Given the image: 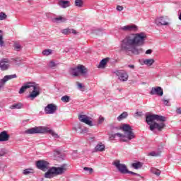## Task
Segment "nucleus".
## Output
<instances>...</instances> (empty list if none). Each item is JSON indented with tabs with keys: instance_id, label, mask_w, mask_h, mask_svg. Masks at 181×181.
Masks as SVG:
<instances>
[{
	"instance_id": "49530a36",
	"label": "nucleus",
	"mask_w": 181,
	"mask_h": 181,
	"mask_svg": "<svg viewBox=\"0 0 181 181\" xmlns=\"http://www.w3.org/2000/svg\"><path fill=\"white\" fill-rule=\"evenodd\" d=\"M104 119H105L104 117H103L102 116H100L98 119V124H103L104 122Z\"/></svg>"
},
{
	"instance_id": "a18cd8bd",
	"label": "nucleus",
	"mask_w": 181,
	"mask_h": 181,
	"mask_svg": "<svg viewBox=\"0 0 181 181\" xmlns=\"http://www.w3.org/2000/svg\"><path fill=\"white\" fill-rule=\"evenodd\" d=\"M116 9L119 12H121V11H124V7L122 6H117Z\"/></svg>"
},
{
	"instance_id": "7ed1b4c3",
	"label": "nucleus",
	"mask_w": 181,
	"mask_h": 181,
	"mask_svg": "<svg viewBox=\"0 0 181 181\" xmlns=\"http://www.w3.org/2000/svg\"><path fill=\"white\" fill-rule=\"evenodd\" d=\"M28 88H33V91L28 95V98H30L31 100H35V98H36V97L40 94V88L39 86L35 85L32 82H28L24 86H23L19 90V94H23V93L26 91Z\"/></svg>"
},
{
	"instance_id": "4468645a",
	"label": "nucleus",
	"mask_w": 181,
	"mask_h": 181,
	"mask_svg": "<svg viewBox=\"0 0 181 181\" xmlns=\"http://www.w3.org/2000/svg\"><path fill=\"white\" fill-rule=\"evenodd\" d=\"M56 111H57V106H56L53 103L48 104L45 107V114H54L56 112Z\"/></svg>"
},
{
	"instance_id": "c9c22d12",
	"label": "nucleus",
	"mask_w": 181,
	"mask_h": 181,
	"mask_svg": "<svg viewBox=\"0 0 181 181\" xmlns=\"http://www.w3.org/2000/svg\"><path fill=\"white\" fill-rule=\"evenodd\" d=\"M33 169L27 168V169L23 170V173L24 175H30V173H33Z\"/></svg>"
},
{
	"instance_id": "b1692460",
	"label": "nucleus",
	"mask_w": 181,
	"mask_h": 181,
	"mask_svg": "<svg viewBox=\"0 0 181 181\" xmlns=\"http://www.w3.org/2000/svg\"><path fill=\"white\" fill-rule=\"evenodd\" d=\"M84 6V1L83 0H75V6L77 8H83Z\"/></svg>"
},
{
	"instance_id": "473e14b6",
	"label": "nucleus",
	"mask_w": 181,
	"mask_h": 181,
	"mask_svg": "<svg viewBox=\"0 0 181 181\" xmlns=\"http://www.w3.org/2000/svg\"><path fill=\"white\" fill-rule=\"evenodd\" d=\"M59 65V63H56L53 61H50L49 62V66L51 68V69H54V67H56L57 66Z\"/></svg>"
},
{
	"instance_id": "37998d69",
	"label": "nucleus",
	"mask_w": 181,
	"mask_h": 181,
	"mask_svg": "<svg viewBox=\"0 0 181 181\" xmlns=\"http://www.w3.org/2000/svg\"><path fill=\"white\" fill-rule=\"evenodd\" d=\"M115 136H117V134H110V136H109L110 141H114V139H115Z\"/></svg>"
},
{
	"instance_id": "ea45409f",
	"label": "nucleus",
	"mask_w": 181,
	"mask_h": 181,
	"mask_svg": "<svg viewBox=\"0 0 181 181\" xmlns=\"http://www.w3.org/2000/svg\"><path fill=\"white\" fill-rule=\"evenodd\" d=\"M6 83V79L4 77L2 79L0 80V88H2L4 86H5V83Z\"/></svg>"
},
{
	"instance_id": "1a4fd4ad",
	"label": "nucleus",
	"mask_w": 181,
	"mask_h": 181,
	"mask_svg": "<svg viewBox=\"0 0 181 181\" xmlns=\"http://www.w3.org/2000/svg\"><path fill=\"white\" fill-rule=\"evenodd\" d=\"M50 164L49 162L45 160H40L36 162V166L37 169H40V170H42V172H46V170H48L49 168Z\"/></svg>"
},
{
	"instance_id": "4c0bfd02",
	"label": "nucleus",
	"mask_w": 181,
	"mask_h": 181,
	"mask_svg": "<svg viewBox=\"0 0 181 181\" xmlns=\"http://www.w3.org/2000/svg\"><path fill=\"white\" fill-rule=\"evenodd\" d=\"M14 49H15V50H17V52H19V50H21V49H22V46L19 43H15Z\"/></svg>"
},
{
	"instance_id": "4d7b16f0",
	"label": "nucleus",
	"mask_w": 181,
	"mask_h": 181,
	"mask_svg": "<svg viewBox=\"0 0 181 181\" xmlns=\"http://www.w3.org/2000/svg\"><path fill=\"white\" fill-rule=\"evenodd\" d=\"M115 129H119L118 127H115Z\"/></svg>"
},
{
	"instance_id": "864d4df0",
	"label": "nucleus",
	"mask_w": 181,
	"mask_h": 181,
	"mask_svg": "<svg viewBox=\"0 0 181 181\" xmlns=\"http://www.w3.org/2000/svg\"><path fill=\"white\" fill-rule=\"evenodd\" d=\"M152 54V49H148L146 51V54Z\"/></svg>"
},
{
	"instance_id": "79ce46f5",
	"label": "nucleus",
	"mask_w": 181,
	"mask_h": 181,
	"mask_svg": "<svg viewBox=\"0 0 181 181\" xmlns=\"http://www.w3.org/2000/svg\"><path fill=\"white\" fill-rule=\"evenodd\" d=\"M127 173H129L130 175H134V176H139V177H142L141 176V175H139V174H138V173H134V172H132V171H129V170H127Z\"/></svg>"
},
{
	"instance_id": "f3484780",
	"label": "nucleus",
	"mask_w": 181,
	"mask_h": 181,
	"mask_svg": "<svg viewBox=\"0 0 181 181\" xmlns=\"http://www.w3.org/2000/svg\"><path fill=\"white\" fill-rule=\"evenodd\" d=\"M61 33H63V35H71V33H73V35H77V31L73 28H67L65 29H62L61 30Z\"/></svg>"
},
{
	"instance_id": "58836bf2",
	"label": "nucleus",
	"mask_w": 181,
	"mask_h": 181,
	"mask_svg": "<svg viewBox=\"0 0 181 181\" xmlns=\"http://www.w3.org/2000/svg\"><path fill=\"white\" fill-rule=\"evenodd\" d=\"M8 153V151L5 148L0 149V156H5Z\"/></svg>"
},
{
	"instance_id": "c03bdc74",
	"label": "nucleus",
	"mask_w": 181,
	"mask_h": 181,
	"mask_svg": "<svg viewBox=\"0 0 181 181\" xmlns=\"http://www.w3.org/2000/svg\"><path fill=\"white\" fill-rule=\"evenodd\" d=\"M61 153L59 151V149H55L54 150V156H57L58 158L60 156Z\"/></svg>"
},
{
	"instance_id": "3c124183",
	"label": "nucleus",
	"mask_w": 181,
	"mask_h": 181,
	"mask_svg": "<svg viewBox=\"0 0 181 181\" xmlns=\"http://www.w3.org/2000/svg\"><path fill=\"white\" fill-rule=\"evenodd\" d=\"M176 113L181 115V107H177L176 110Z\"/></svg>"
},
{
	"instance_id": "2eb2a0df",
	"label": "nucleus",
	"mask_w": 181,
	"mask_h": 181,
	"mask_svg": "<svg viewBox=\"0 0 181 181\" xmlns=\"http://www.w3.org/2000/svg\"><path fill=\"white\" fill-rule=\"evenodd\" d=\"M156 25L157 26H166V25H169V23H168V21H165V18L159 17L156 19Z\"/></svg>"
},
{
	"instance_id": "a19ab883",
	"label": "nucleus",
	"mask_w": 181,
	"mask_h": 181,
	"mask_svg": "<svg viewBox=\"0 0 181 181\" xmlns=\"http://www.w3.org/2000/svg\"><path fill=\"white\" fill-rule=\"evenodd\" d=\"M151 172H152V173H153L154 175H156L157 176H160V170H159L152 169Z\"/></svg>"
},
{
	"instance_id": "cd10ccee",
	"label": "nucleus",
	"mask_w": 181,
	"mask_h": 181,
	"mask_svg": "<svg viewBox=\"0 0 181 181\" xmlns=\"http://www.w3.org/2000/svg\"><path fill=\"white\" fill-rule=\"evenodd\" d=\"M53 52V50L48 49H45L42 51V54L44 56H50L52 53Z\"/></svg>"
},
{
	"instance_id": "5fc2aeb1",
	"label": "nucleus",
	"mask_w": 181,
	"mask_h": 181,
	"mask_svg": "<svg viewBox=\"0 0 181 181\" xmlns=\"http://www.w3.org/2000/svg\"><path fill=\"white\" fill-rule=\"evenodd\" d=\"M128 67H129V69H134L135 66H134V65H128Z\"/></svg>"
},
{
	"instance_id": "423d86ee",
	"label": "nucleus",
	"mask_w": 181,
	"mask_h": 181,
	"mask_svg": "<svg viewBox=\"0 0 181 181\" xmlns=\"http://www.w3.org/2000/svg\"><path fill=\"white\" fill-rule=\"evenodd\" d=\"M120 129H122L124 132V138H127L129 141H131L132 139H134L135 138V133L132 132V127L128 124H123Z\"/></svg>"
},
{
	"instance_id": "2f4dec72",
	"label": "nucleus",
	"mask_w": 181,
	"mask_h": 181,
	"mask_svg": "<svg viewBox=\"0 0 181 181\" xmlns=\"http://www.w3.org/2000/svg\"><path fill=\"white\" fill-rule=\"evenodd\" d=\"M108 62V60L107 59H103L100 61V64H99V67H104V66H105V64H107V62Z\"/></svg>"
},
{
	"instance_id": "09e8293b",
	"label": "nucleus",
	"mask_w": 181,
	"mask_h": 181,
	"mask_svg": "<svg viewBox=\"0 0 181 181\" xmlns=\"http://www.w3.org/2000/svg\"><path fill=\"white\" fill-rule=\"evenodd\" d=\"M77 86L79 88V90H83V88L84 87V86H83V84L81 83H78Z\"/></svg>"
},
{
	"instance_id": "393cba45",
	"label": "nucleus",
	"mask_w": 181,
	"mask_h": 181,
	"mask_svg": "<svg viewBox=\"0 0 181 181\" xmlns=\"http://www.w3.org/2000/svg\"><path fill=\"white\" fill-rule=\"evenodd\" d=\"M156 116V121H160V122H165L166 121V117L164 116H161L159 115H155Z\"/></svg>"
},
{
	"instance_id": "4be33fe9",
	"label": "nucleus",
	"mask_w": 181,
	"mask_h": 181,
	"mask_svg": "<svg viewBox=\"0 0 181 181\" xmlns=\"http://www.w3.org/2000/svg\"><path fill=\"white\" fill-rule=\"evenodd\" d=\"M144 63L146 66H151L155 63V60L153 59H146L144 60Z\"/></svg>"
},
{
	"instance_id": "e433bc0d",
	"label": "nucleus",
	"mask_w": 181,
	"mask_h": 181,
	"mask_svg": "<svg viewBox=\"0 0 181 181\" xmlns=\"http://www.w3.org/2000/svg\"><path fill=\"white\" fill-rule=\"evenodd\" d=\"M6 18H7V16L5 13L4 12L0 13V21H5Z\"/></svg>"
},
{
	"instance_id": "6e6d98bb",
	"label": "nucleus",
	"mask_w": 181,
	"mask_h": 181,
	"mask_svg": "<svg viewBox=\"0 0 181 181\" xmlns=\"http://www.w3.org/2000/svg\"><path fill=\"white\" fill-rule=\"evenodd\" d=\"M122 141H123V142H127L128 141V140H127V139H123Z\"/></svg>"
},
{
	"instance_id": "ddd939ff",
	"label": "nucleus",
	"mask_w": 181,
	"mask_h": 181,
	"mask_svg": "<svg viewBox=\"0 0 181 181\" xmlns=\"http://www.w3.org/2000/svg\"><path fill=\"white\" fill-rule=\"evenodd\" d=\"M149 94H151V95H158V97H162V95H163V89H162V87L160 86L153 87Z\"/></svg>"
},
{
	"instance_id": "f704fd0d",
	"label": "nucleus",
	"mask_w": 181,
	"mask_h": 181,
	"mask_svg": "<svg viewBox=\"0 0 181 181\" xmlns=\"http://www.w3.org/2000/svg\"><path fill=\"white\" fill-rule=\"evenodd\" d=\"M148 156H160V152L152 151L148 153Z\"/></svg>"
},
{
	"instance_id": "c85d7f7f",
	"label": "nucleus",
	"mask_w": 181,
	"mask_h": 181,
	"mask_svg": "<svg viewBox=\"0 0 181 181\" xmlns=\"http://www.w3.org/2000/svg\"><path fill=\"white\" fill-rule=\"evenodd\" d=\"M17 76L16 74H13V75H6L4 76V78L6 81L9 80H12V78H16Z\"/></svg>"
},
{
	"instance_id": "c756f323",
	"label": "nucleus",
	"mask_w": 181,
	"mask_h": 181,
	"mask_svg": "<svg viewBox=\"0 0 181 181\" xmlns=\"http://www.w3.org/2000/svg\"><path fill=\"white\" fill-rule=\"evenodd\" d=\"M0 33H2V30H0ZM0 47H5V42L4 41V36L0 35Z\"/></svg>"
},
{
	"instance_id": "bb28decb",
	"label": "nucleus",
	"mask_w": 181,
	"mask_h": 181,
	"mask_svg": "<svg viewBox=\"0 0 181 181\" xmlns=\"http://www.w3.org/2000/svg\"><path fill=\"white\" fill-rule=\"evenodd\" d=\"M62 103H70V96L66 95L61 98Z\"/></svg>"
},
{
	"instance_id": "5701e85b",
	"label": "nucleus",
	"mask_w": 181,
	"mask_h": 181,
	"mask_svg": "<svg viewBox=\"0 0 181 181\" xmlns=\"http://www.w3.org/2000/svg\"><path fill=\"white\" fill-rule=\"evenodd\" d=\"M132 168L136 170L141 169V168H142V163L141 162L133 163L132 164Z\"/></svg>"
},
{
	"instance_id": "9b49d317",
	"label": "nucleus",
	"mask_w": 181,
	"mask_h": 181,
	"mask_svg": "<svg viewBox=\"0 0 181 181\" xmlns=\"http://www.w3.org/2000/svg\"><path fill=\"white\" fill-rule=\"evenodd\" d=\"M115 73L120 81H123V82L128 81L129 76L127 71L124 70H119V71H116Z\"/></svg>"
},
{
	"instance_id": "a878e982",
	"label": "nucleus",
	"mask_w": 181,
	"mask_h": 181,
	"mask_svg": "<svg viewBox=\"0 0 181 181\" xmlns=\"http://www.w3.org/2000/svg\"><path fill=\"white\" fill-rule=\"evenodd\" d=\"M128 117V112H124L123 113H122L118 117H117V120L118 121H122V119H125V118H127Z\"/></svg>"
},
{
	"instance_id": "412c9836",
	"label": "nucleus",
	"mask_w": 181,
	"mask_h": 181,
	"mask_svg": "<svg viewBox=\"0 0 181 181\" xmlns=\"http://www.w3.org/2000/svg\"><path fill=\"white\" fill-rule=\"evenodd\" d=\"M23 105L22 103H16L13 105H11L9 108L10 110H21V108H22Z\"/></svg>"
},
{
	"instance_id": "de8ad7c7",
	"label": "nucleus",
	"mask_w": 181,
	"mask_h": 181,
	"mask_svg": "<svg viewBox=\"0 0 181 181\" xmlns=\"http://www.w3.org/2000/svg\"><path fill=\"white\" fill-rule=\"evenodd\" d=\"M115 135H116V136H118L119 138H125V136L120 133H116L115 134Z\"/></svg>"
},
{
	"instance_id": "f257e3e1",
	"label": "nucleus",
	"mask_w": 181,
	"mask_h": 181,
	"mask_svg": "<svg viewBox=\"0 0 181 181\" xmlns=\"http://www.w3.org/2000/svg\"><path fill=\"white\" fill-rule=\"evenodd\" d=\"M146 40V34L144 32L130 33L121 40L120 50L125 53L130 52L133 54H139L142 53V48H139V47L144 46Z\"/></svg>"
},
{
	"instance_id": "6ab92c4d",
	"label": "nucleus",
	"mask_w": 181,
	"mask_h": 181,
	"mask_svg": "<svg viewBox=\"0 0 181 181\" xmlns=\"http://www.w3.org/2000/svg\"><path fill=\"white\" fill-rule=\"evenodd\" d=\"M94 151L95 152H104L105 151V145L100 142L95 146Z\"/></svg>"
},
{
	"instance_id": "72a5a7b5",
	"label": "nucleus",
	"mask_w": 181,
	"mask_h": 181,
	"mask_svg": "<svg viewBox=\"0 0 181 181\" xmlns=\"http://www.w3.org/2000/svg\"><path fill=\"white\" fill-rule=\"evenodd\" d=\"M83 170H85V172H88L89 175H91V173L94 172V170L92 168H88V167L83 168Z\"/></svg>"
},
{
	"instance_id": "a211bd4d",
	"label": "nucleus",
	"mask_w": 181,
	"mask_h": 181,
	"mask_svg": "<svg viewBox=\"0 0 181 181\" xmlns=\"http://www.w3.org/2000/svg\"><path fill=\"white\" fill-rule=\"evenodd\" d=\"M9 138L10 136L6 131L0 133V142H6V141H9Z\"/></svg>"
},
{
	"instance_id": "8fccbe9b",
	"label": "nucleus",
	"mask_w": 181,
	"mask_h": 181,
	"mask_svg": "<svg viewBox=\"0 0 181 181\" xmlns=\"http://www.w3.org/2000/svg\"><path fill=\"white\" fill-rule=\"evenodd\" d=\"M163 103L164 105H168L169 100H168L166 99H163Z\"/></svg>"
},
{
	"instance_id": "dca6fc26",
	"label": "nucleus",
	"mask_w": 181,
	"mask_h": 181,
	"mask_svg": "<svg viewBox=\"0 0 181 181\" xmlns=\"http://www.w3.org/2000/svg\"><path fill=\"white\" fill-rule=\"evenodd\" d=\"M58 5L60 6V8H62V9H66V8L71 6L70 1L67 0H59Z\"/></svg>"
},
{
	"instance_id": "603ef678",
	"label": "nucleus",
	"mask_w": 181,
	"mask_h": 181,
	"mask_svg": "<svg viewBox=\"0 0 181 181\" xmlns=\"http://www.w3.org/2000/svg\"><path fill=\"white\" fill-rule=\"evenodd\" d=\"M136 115L137 117H142V112H136Z\"/></svg>"
},
{
	"instance_id": "7c9ffc66",
	"label": "nucleus",
	"mask_w": 181,
	"mask_h": 181,
	"mask_svg": "<svg viewBox=\"0 0 181 181\" xmlns=\"http://www.w3.org/2000/svg\"><path fill=\"white\" fill-rule=\"evenodd\" d=\"M54 21L55 22H57V23H59V22H66V19L64 18H63V17H62V16H59V17H58V18H55L54 19Z\"/></svg>"
},
{
	"instance_id": "aec40b11",
	"label": "nucleus",
	"mask_w": 181,
	"mask_h": 181,
	"mask_svg": "<svg viewBox=\"0 0 181 181\" xmlns=\"http://www.w3.org/2000/svg\"><path fill=\"white\" fill-rule=\"evenodd\" d=\"M0 69L3 71L8 70V69H9V64H6V61H1Z\"/></svg>"
},
{
	"instance_id": "39448f33",
	"label": "nucleus",
	"mask_w": 181,
	"mask_h": 181,
	"mask_svg": "<svg viewBox=\"0 0 181 181\" xmlns=\"http://www.w3.org/2000/svg\"><path fill=\"white\" fill-rule=\"evenodd\" d=\"M156 117L155 115H146V122L150 126V131H153L154 129H158V131H162L165 128V123H156Z\"/></svg>"
},
{
	"instance_id": "9d476101",
	"label": "nucleus",
	"mask_w": 181,
	"mask_h": 181,
	"mask_svg": "<svg viewBox=\"0 0 181 181\" xmlns=\"http://www.w3.org/2000/svg\"><path fill=\"white\" fill-rule=\"evenodd\" d=\"M119 30L122 32H138V26L135 24H130L124 26L119 27Z\"/></svg>"
},
{
	"instance_id": "0eeeda50",
	"label": "nucleus",
	"mask_w": 181,
	"mask_h": 181,
	"mask_svg": "<svg viewBox=\"0 0 181 181\" xmlns=\"http://www.w3.org/2000/svg\"><path fill=\"white\" fill-rule=\"evenodd\" d=\"M71 70V74L75 77L80 76V74L82 76L87 74V68L83 65H78L76 68H72Z\"/></svg>"
},
{
	"instance_id": "f03ea898",
	"label": "nucleus",
	"mask_w": 181,
	"mask_h": 181,
	"mask_svg": "<svg viewBox=\"0 0 181 181\" xmlns=\"http://www.w3.org/2000/svg\"><path fill=\"white\" fill-rule=\"evenodd\" d=\"M25 135H33L35 134H49L53 138L59 139V134L54 131L47 127H35L23 132Z\"/></svg>"
},
{
	"instance_id": "f8f14e48",
	"label": "nucleus",
	"mask_w": 181,
	"mask_h": 181,
	"mask_svg": "<svg viewBox=\"0 0 181 181\" xmlns=\"http://www.w3.org/2000/svg\"><path fill=\"white\" fill-rule=\"evenodd\" d=\"M78 119L81 122H83L86 124V125H89V127H94V124H93V121H91V117H87L86 115H80Z\"/></svg>"
},
{
	"instance_id": "6e6552de",
	"label": "nucleus",
	"mask_w": 181,
	"mask_h": 181,
	"mask_svg": "<svg viewBox=\"0 0 181 181\" xmlns=\"http://www.w3.org/2000/svg\"><path fill=\"white\" fill-rule=\"evenodd\" d=\"M113 166H115L116 169H117L119 173L122 175H127L128 173V169L127 168V165L125 164L121 163L119 160H116L112 163Z\"/></svg>"
},
{
	"instance_id": "20e7f679",
	"label": "nucleus",
	"mask_w": 181,
	"mask_h": 181,
	"mask_svg": "<svg viewBox=\"0 0 181 181\" xmlns=\"http://www.w3.org/2000/svg\"><path fill=\"white\" fill-rule=\"evenodd\" d=\"M67 172V164H63L60 167H52L48 168L45 173L44 177L46 179H52L54 177V175H63Z\"/></svg>"
}]
</instances>
